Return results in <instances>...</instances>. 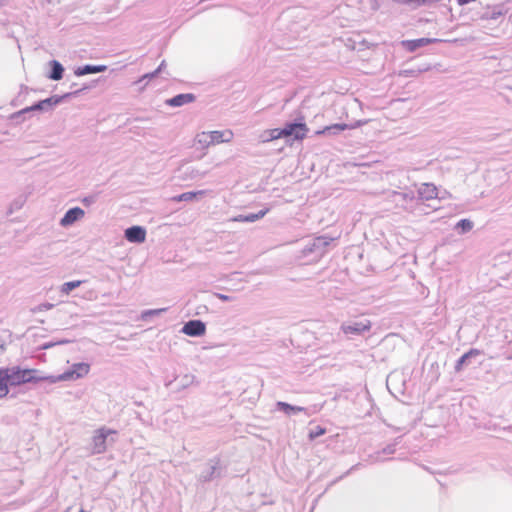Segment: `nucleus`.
I'll list each match as a JSON object with an SVG mask.
<instances>
[{"instance_id":"f257e3e1","label":"nucleus","mask_w":512,"mask_h":512,"mask_svg":"<svg viewBox=\"0 0 512 512\" xmlns=\"http://www.w3.org/2000/svg\"><path fill=\"white\" fill-rule=\"evenodd\" d=\"M10 385L17 386L25 383L48 382L50 375H43L37 369L8 368Z\"/></svg>"},{"instance_id":"f03ea898","label":"nucleus","mask_w":512,"mask_h":512,"mask_svg":"<svg viewBox=\"0 0 512 512\" xmlns=\"http://www.w3.org/2000/svg\"><path fill=\"white\" fill-rule=\"evenodd\" d=\"M226 467L222 465L219 457L210 459L198 475V481L210 482L225 476Z\"/></svg>"},{"instance_id":"7ed1b4c3","label":"nucleus","mask_w":512,"mask_h":512,"mask_svg":"<svg viewBox=\"0 0 512 512\" xmlns=\"http://www.w3.org/2000/svg\"><path fill=\"white\" fill-rule=\"evenodd\" d=\"M90 371V365L85 362L75 363L70 369L59 375H50L48 383L54 384L61 381L77 380L86 376Z\"/></svg>"},{"instance_id":"20e7f679","label":"nucleus","mask_w":512,"mask_h":512,"mask_svg":"<svg viewBox=\"0 0 512 512\" xmlns=\"http://www.w3.org/2000/svg\"><path fill=\"white\" fill-rule=\"evenodd\" d=\"M283 138L290 140H303L306 137L308 128L302 120L288 122L282 128Z\"/></svg>"},{"instance_id":"39448f33","label":"nucleus","mask_w":512,"mask_h":512,"mask_svg":"<svg viewBox=\"0 0 512 512\" xmlns=\"http://www.w3.org/2000/svg\"><path fill=\"white\" fill-rule=\"evenodd\" d=\"M62 98L63 97H61V96L54 95V96L48 97L44 100H40V101L36 102L35 104H33L32 106L26 107V108L22 109L21 111L15 113L14 115H12V119H18L23 114L29 113L32 111L51 110L54 106L58 105L62 101Z\"/></svg>"},{"instance_id":"423d86ee","label":"nucleus","mask_w":512,"mask_h":512,"mask_svg":"<svg viewBox=\"0 0 512 512\" xmlns=\"http://www.w3.org/2000/svg\"><path fill=\"white\" fill-rule=\"evenodd\" d=\"M323 408L322 404H314L311 407L294 406L289 403L278 401L276 409L284 412L286 415L291 416L299 412H303L306 416L310 417L318 413Z\"/></svg>"},{"instance_id":"0eeeda50","label":"nucleus","mask_w":512,"mask_h":512,"mask_svg":"<svg viewBox=\"0 0 512 512\" xmlns=\"http://www.w3.org/2000/svg\"><path fill=\"white\" fill-rule=\"evenodd\" d=\"M332 240V238H327L325 236H319L309 240L303 247V255L308 256L310 254H315L316 257H321Z\"/></svg>"},{"instance_id":"6e6552de","label":"nucleus","mask_w":512,"mask_h":512,"mask_svg":"<svg viewBox=\"0 0 512 512\" xmlns=\"http://www.w3.org/2000/svg\"><path fill=\"white\" fill-rule=\"evenodd\" d=\"M372 323L368 319L354 320L342 323L340 329L346 335H363L371 329Z\"/></svg>"},{"instance_id":"1a4fd4ad","label":"nucleus","mask_w":512,"mask_h":512,"mask_svg":"<svg viewBox=\"0 0 512 512\" xmlns=\"http://www.w3.org/2000/svg\"><path fill=\"white\" fill-rule=\"evenodd\" d=\"M117 432L112 429L100 428L96 430L93 436L92 452L94 454H101L106 450V442L110 435H115Z\"/></svg>"},{"instance_id":"9d476101","label":"nucleus","mask_w":512,"mask_h":512,"mask_svg":"<svg viewBox=\"0 0 512 512\" xmlns=\"http://www.w3.org/2000/svg\"><path fill=\"white\" fill-rule=\"evenodd\" d=\"M181 332L190 337H200L205 334L206 325L199 319L189 320L183 325Z\"/></svg>"},{"instance_id":"9b49d317","label":"nucleus","mask_w":512,"mask_h":512,"mask_svg":"<svg viewBox=\"0 0 512 512\" xmlns=\"http://www.w3.org/2000/svg\"><path fill=\"white\" fill-rule=\"evenodd\" d=\"M124 237L130 243H143L146 239V229L138 225L128 227L124 231Z\"/></svg>"},{"instance_id":"f8f14e48","label":"nucleus","mask_w":512,"mask_h":512,"mask_svg":"<svg viewBox=\"0 0 512 512\" xmlns=\"http://www.w3.org/2000/svg\"><path fill=\"white\" fill-rule=\"evenodd\" d=\"M84 210L80 207L68 209L60 220L62 227H69L84 216Z\"/></svg>"},{"instance_id":"ddd939ff","label":"nucleus","mask_w":512,"mask_h":512,"mask_svg":"<svg viewBox=\"0 0 512 512\" xmlns=\"http://www.w3.org/2000/svg\"><path fill=\"white\" fill-rule=\"evenodd\" d=\"M196 96L192 93H181L166 100V104L171 107H180L188 103L194 102Z\"/></svg>"},{"instance_id":"4468645a","label":"nucleus","mask_w":512,"mask_h":512,"mask_svg":"<svg viewBox=\"0 0 512 512\" xmlns=\"http://www.w3.org/2000/svg\"><path fill=\"white\" fill-rule=\"evenodd\" d=\"M418 196L421 200H432L437 198V187L432 183H422L418 189Z\"/></svg>"},{"instance_id":"2eb2a0df","label":"nucleus","mask_w":512,"mask_h":512,"mask_svg":"<svg viewBox=\"0 0 512 512\" xmlns=\"http://www.w3.org/2000/svg\"><path fill=\"white\" fill-rule=\"evenodd\" d=\"M210 142L212 145L220 143H228L233 139V132L231 130L225 131H210L209 132Z\"/></svg>"},{"instance_id":"dca6fc26","label":"nucleus","mask_w":512,"mask_h":512,"mask_svg":"<svg viewBox=\"0 0 512 512\" xmlns=\"http://www.w3.org/2000/svg\"><path fill=\"white\" fill-rule=\"evenodd\" d=\"M107 70L106 65H93V64H86L83 66H79L74 70V74L76 76H84L88 74H96L105 72Z\"/></svg>"},{"instance_id":"f3484780","label":"nucleus","mask_w":512,"mask_h":512,"mask_svg":"<svg viewBox=\"0 0 512 512\" xmlns=\"http://www.w3.org/2000/svg\"><path fill=\"white\" fill-rule=\"evenodd\" d=\"M49 66H50V72L47 77L53 81L61 80L64 75L63 65L57 60H51L49 62Z\"/></svg>"},{"instance_id":"a211bd4d","label":"nucleus","mask_w":512,"mask_h":512,"mask_svg":"<svg viewBox=\"0 0 512 512\" xmlns=\"http://www.w3.org/2000/svg\"><path fill=\"white\" fill-rule=\"evenodd\" d=\"M507 13V9L503 4L495 5L491 8H488L484 14L483 18L490 20H497L500 17L504 16Z\"/></svg>"},{"instance_id":"6ab92c4d","label":"nucleus","mask_w":512,"mask_h":512,"mask_svg":"<svg viewBox=\"0 0 512 512\" xmlns=\"http://www.w3.org/2000/svg\"><path fill=\"white\" fill-rule=\"evenodd\" d=\"M437 41L436 39L431 38H419L414 40H408L404 42V46L410 52L416 51L418 48L426 46L432 42Z\"/></svg>"},{"instance_id":"aec40b11","label":"nucleus","mask_w":512,"mask_h":512,"mask_svg":"<svg viewBox=\"0 0 512 512\" xmlns=\"http://www.w3.org/2000/svg\"><path fill=\"white\" fill-rule=\"evenodd\" d=\"M206 194L205 190H199V191H188L184 192L182 194H179L177 196H174L172 198V201L174 202H182V201H192L200 196H203Z\"/></svg>"},{"instance_id":"412c9836","label":"nucleus","mask_w":512,"mask_h":512,"mask_svg":"<svg viewBox=\"0 0 512 512\" xmlns=\"http://www.w3.org/2000/svg\"><path fill=\"white\" fill-rule=\"evenodd\" d=\"M480 354V351L477 349H470L468 352L464 353L456 362L455 370L460 371L465 363L473 356H477Z\"/></svg>"},{"instance_id":"4be33fe9","label":"nucleus","mask_w":512,"mask_h":512,"mask_svg":"<svg viewBox=\"0 0 512 512\" xmlns=\"http://www.w3.org/2000/svg\"><path fill=\"white\" fill-rule=\"evenodd\" d=\"M263 142L273 141L283 138L282 128H274L267 130L261 136Z\"/></svg>"},{"instance_id":"5701e85b","label":"nucleus","mask_w":512,"mask_h":512,"mask_svg":"<svg viewBox=\"0 0 512 512\" xmlns=\"http://www.w3.org/2000/svg\"><path fill=\"white\" fill-rule=\"evenodd\" d=\"M347 128H348L347 124L336 123V124L325 127L320 133L327 134V135H337L340 132L346 130Z\"/></svg>"},{"instance_id":"b1692460","label":"nucleus","mask_w":512,"mask_h":512,"mask_svg":"<svg viewBox=\"0 0 512 512\" xmlns=\"http://www.w3.org/2000/svg\"><path fill=\"white\" fill-rule=\"evenodd\" d=\"M8 385H10L8 368L0 369V391L8 393Z\"/></svg>"},{"instance_id":"393cba45","label":"nucleus","mask_w":512,"mask_h":512,"mask_svg":"<svg viewBox=\"0 0 512 512\" xmlns=\"http://www.w3.org/2000/svg\"><path fill=\"white\" fill-rule=\"evenodd\" d=\"M82 283L83 281L81 280L65 282L61 285L60 292L62 294L68 295L71 291L78 288Z\"/></svg>"},{"instance_id":"a878e982","label":"nucleus","mask_w":512,"mask_h":512,"mask_svg":"<svg viewBox=\"0 0 512 512\" xmlns=\"http://www.w3.org/2000/svg\"><path fill=\"white\" fill-rule=\"evenodd\" d=\"M455 228L459 231V233L465 234L473 228V222L469 219H461L457 222Z\"/></svg>"},{"instance_id":"bb28decb","label":"nucleus","mask_w":512,"mask_h":512,"mask_svg":"<svg viewBox=\"0 0 512 512\" xmlns=\"http://www.w3.org/2000/svg\"><path fill=\"white\" fill-rule=\"evenodd\" d=\"M25 202H26V198L24 196H18L10 204V207H9L7 213L10 215V214L14 213L15 211L20 210L23 207Z\"/></svg>"},{"instance_id":"cd10ccee","label":"nucleus","mask_w":512,"mask_h":512,"mask_svg":"<svg viewBox=\"0 0 512 512\" xmlns=\"http://www.w3.org/2000/svg\"><path fill=\"white\" fill-rule=\"evenodd\" d=\"M392 2L399 5H407L412 8H418L426 5L425 0H391Z\"/></svg>"},{"instance_id":"c85d7f7f","label":"nucleus","mask_w":512,"mask_h":512,"mask_svg":"<svg viewBox=\"0 0 512 512\" xmlns=\"http://www.w3.org/2000/svg\"><path fill=\"white\" fill-rule=\"evenodd\" d=\"M397 443L398 442L396 440L394 443L388 444L386 447H384L382 449V451L377 452L376 456H375V461L382 460L381 457H380L381 454H385V455L393 454L396 451L395 447H396Z\"/></svg>"},{"instance_id":"c756f323","label":"nucleus","mask_w":512,"mask_h":512,"mask_svg":"<svg viewBox=\"0 0 512 512\" xmlns=\"http://www.w3.org/2000/svg\"><path fill=\"white\" fill-rule=\"evenodd\" d=\"M209 132H202L196 136V142L202 147L207 148L212 145V142L209 141Z\"/></svg>"},{"instance_id":"7c9ffc66","label":"nucleus","mask_w":512,"mask_h":512,"mask_svg":"<svg viewBox=\"0 0 512 512\" xmlns=\"http://www.w3.org/2000/svg\"><path fill=\"white\" fill-rule=\"evenodd\" d=\"M267 212H268V209L266 208V209L260 210L257 213L245 214L244 220H246V222H249V223L255 222V221L263 218Z\"/></svg>"},{"instance_id":"2f4dec72","label":"nucleus","mask_w":512,"mask_h":512,"mask_svg":"<svg viewBox=\"0 0 512 512\" xmlns=\"http://www.w3.org/2000/svg\"><path fill=\"white\" fill-rule=\"evenodd\" d=\"M158 75V71H153V72H150V73H146L144 74L142 77H140L136 82L135 84H141V87L140 89H143L147 83L152 80L153 78H155L156 76Z\"/></svg>"},{"instance_id":"473e14b6","label":"nucleus","mask_w":512,"mask_h":512,"mask_svg":"<svg viewBox=\"0 0 512 512\" xmlns=\"http://www.w3.org/2000/svg\"><path fill=\"white\" fill-rule=\"evenodd\" d=\"M195 380L194 375L186 374L182 376L179 380V389H185L193 384Z\"/></svg>"},{"instance_id":"72a5a7b5","label":"nucleus","mask_w":512,"mask_h":512,"mask_svg":"<svg viewBox=\"0 0 512 512\" xmlns=\"http://www.w3.org/2000/svg\"><path fill=\"white\" fill-rule=\"evenodd\" d=\"M166 310H167L166 308L145 310L142 312L141 318H142V320H148L150 317L160 315L161 313L165 312Z\"/></svg>"},{"instance_id":"f704fd0d","label":"nucleus","mask_w":512,"mask_h":512,"mask_svg":"<svg viewBox=\"0 0 512 512\" xmlns=\"http://www.w3.org/2000/svg\"><path fill=\"white\" fill-rule=\"evenodd\" d=\"M326 433V429L321 426H316L309 431V439L314 440Z\"/></svg>"},{"instance_id":"c9c22d12","label":"nucleus","mask_w":512,"mask_h":512,"mask_svg":"<svg viewBox=\"0 0 512 512\" xmlns=\"http://www.w3.org/2000/svg\"><path fill=\"white\" fill-rule=\"evenodd\" d=\"M53 307H54V304L47 302V303L39 304L33 311L34 312H43V311L51 310Z\"/></svg>"},{"instance_id":"e433bc0d","label":"nucleus","mask_w":512,"mask_h":512,"mask_svg":"<svg viewBox=\"0 0 512 512\" xmlns=\"http://www.w3.org/2000/svg\"><path fill=\"white\" fill-rule=\"evenodd\" d=\"M396 195L401 197L405 201H411L415 197L413 192L396 193Z\"/></svg>"},{"instance_id":"4c0bfd02","label":"nucleus","mask_w":512,"mask_h":512,"mask_svg":"<svg viewBox=\"0 0 512 512\" xmlns=\"http://www.w3.org/2000/svg\"><path fill=\"white\" fill-rule=\"evenodd\" d=\"M216 297L224 302H228V301H231L232 300V297L228 296V295H225V294H221V293H217L216 294Z\"/></svg>"},{"instance_id":"58836bf2","label":"nucleus","mask_w":512,"mask_h":512,"mask_svg":"<svg viewBox=\"0 0 512 512\" xmlns=\"http://www.w3.org/2000/svg\"><path fill=\"white\" fill-rule=\"evenodd\" d=\"M244 217H245V214H241V215H238V216L234 217L232 219V221H235V222H246V220H244Z\"/></svg>"},{"instance_id":"ea45409f","label":"nucleus","mask_w":512,"mask_h":512,"mask_svg":"<svg viewBox=\"0 0 512 512\" xmlns=\"http://www.w3.org/2000/svg\"><path fill=\"white\" fill-rule=\"evenodd\" d=\"M82 202L84 205H90L94 202V199L93 197H85Z\"/></svg>"},{"instance_id":"a19ab883","label":"nucleus","mask_w":512,"mask_h":512,"mask_svg":"<svg viewBox=\"0 0 512 512\" xmlns=\"http://www.w3.org/2000/svg\"><path fill=\"white\" fill-rule=\"evenodd\" d=\"M165 66H166V62H165V60H163L155 71H158V74H159L160 72L163 71Z\"/></svg>"},{"instance_id":"79ce46f5","label":"nucleus","mask_w":512,"mask_h":512,"mask_svg":"<svg viewBox=\"0 0 512 512\" xmlns=\"http://www.w3.org/2000/svg\"><path fill=\"white\" fill-rule=\"evenodd\" d=\"M54 345H55V343H53V342H47L42 345V349H49V348L53 347Z\"/></svg>"},{"instance_id":"37998d69","label":"nucleus","mask_w":512,"mask_h":512,"mask_svg":"<svg viewBox=\"0 0 512 512\" xmlns=\"http://www.w3.org/2000/svg\"><path fill=\"white\" fill-rule=\"evenodd\" d=\"M358 465H359V464L352 466V467L350 468V470L346 472V474H345V475H348V474L350 473V471H352V470L356 469V468L358 467Z\"/></svg>"},{"instance_id":"c03bdc74","label":"nucleus","mask_w":512,"mask_h":512,"mask_svg":"<svg viewBox=\"0 0 512 512\" xmlns=\"http://www.w3.org/2000/svg\"><path fill=\"white\" fill-rule=\"evenodd\" d=\"M68 341L67 340H62V341H59L58 344H63V343H67Z\"/></svg>"},{"instance_id":"a18cd8bd","label":"nucleus","mask_w":512,"mask_h":512,"mask_svg":"<svg viewBox=\"0 0 512 512\" xmlns=\"http://www.w3.org/2000/svg\"><path fill=\"white\" fill-rule=\"evenodd\" d=\"M171 383H172V381H170V382L166 383V386H167V387H168V386H170V385H171Z\"/></svg>"},{"instance_id":"49530a36","label":"nucleus","mask_w":512,"mask_h":512,"mask_svg":"<svg viewBox=\"0 0 512 512\" xmlns=\"http://www.w3.org/2000/svg\"><path fill=\"white\" fill-rule=\"evenodd\" d=\"M79 512H87V511H85L84 509H81Z\"/></svg>"}]
</instances>
